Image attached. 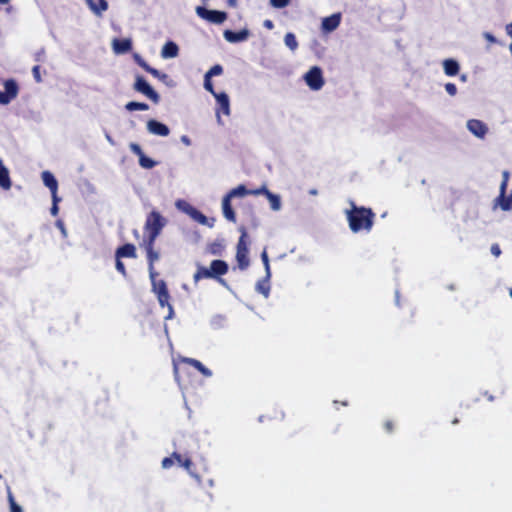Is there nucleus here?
<instances>
[{"label":"nucleus","instance_id":"1","mask_svg":"<svg viewBox=\"0 0 512 512\" xmlns=\"http://www.w3.org/2000/svg\"><path fill=\"white\" fill-rule=\"evenodd\" d=\"M346 219L353 233L365 231L369 233L374 225L375 213L371 208L351 204V209L346 211Z\"/></svg>","mask_w":512,"mask_h":512},{"label":"nucleus","instance_id":"31","mask_svg":"<svg viewBox=\"0 0 512 512\" xmlns=\"http://www.w3.org/2000/svg\"><path fill=\"white\" fill-rule=\"evenodd\" d=\"M125 109L127 111H136V110L146 111L149 109V105L144 102L131 101L125 105Z\"/></svg>","mask_w":512,"mask_h":512},{"label":"nucleus","instance_id":"21","mask_svg":"<svg viewBox=\"0 0 512 512\" xmlns=\"http://www.w3.org/2000/svg\"><path fill=\"white\" fill-rule=\"evenodd\" d=\"M181 362L189 364L190 366L194 367L195 369H197L205 377L212 376L211 370L206 368L199 360H196L194 358L184 357V358L181 359Z\"/></svg>","mask_w":512,"mask_h":512},{"label":"nucleus","instance_id":"35","mask_svg":"<svg viewBox=\"0 0 512 512\" xmlns=\"http://www.w3.org/2000/svg\"><path fill=\"white\" fill-rule=\"evenodd\" d=\"M261 260L264 264V267H265V270H266V274H267V278H270L271 276V273H270V264H269V257H268V253L266 251V249L263 250V252L261 253Z\"/></svg>","mask_w":512,"mask_h":512},{"label":"nucleus","instance_id":"32","mask_svg":"<svg viewBox=\"0 0 512 512\" xmlns=\"http://www.w3.org/2000/svg\"><path fill=\"white\" fill-rule=\"evenodd\" d=\"M285 45L292 51H295L298 48V42L295 35L291 32H288L284 37Z\"/></svg>","mask_w":512,"mask_h":512},{"label":"nucleus","instance_id":"9","mask_svg":"<svg viewBox=\"0 0 512 512\" xmlns=\"http://www.w3.org/2000/svg\"><path fill=\"white\" fill-rule=\"evenodd\" d=\"M307 85L312 90H319L324 85L322 70L318 66L312 67L305 75Z\"/></svg>","mask_w":512,"mask_h":512},{"label":"nucleus","instance_id":"48","mask_svg":"<svg viewBox=\"0 0 512 512\" xmlns=\"http://www.w3.org/2000/svg\"><path fill=\"white\" fill-rule=\"evenodd\" d=\"M174 376H175V379L178 382V384L181 386L182 380H181V376H180V369L176 364H174Z\"/></svg>","mask_w":512,"mask_h":512},{"label":"nucleus","instance_id":"24","mask_svg":"<svg viewBox=\"0 0 512 512\" xmlns=\"http://www.w3.org/2000/svg\"><path fill=\"white\" fill-rule=\"evenodd\" d=\"M444 72L447 76H455L459 73V64L454 59H446L443 61Z\"/></svg>","mask_w":512,"mask_h":512},{"label":"nucleus","instance_id":"23","mask_svg":"<svg viewBox=\"0 0 512 512\" xmlns=\"http://www.w3.org/2000/svg\"><path fill=\"white\" fill-rule=\"evenodd\" d=\"M179 48L176 43L168 41L164 44L161 50V56L163 58H174L178 55Z\"/></svg>","mask_w":512,"mask_h":512},{"label":"nucleus","instance_id":"42","mask_svg":"<svg viewBox=\"0 0 512 512\" xmlns=\"http://www.w3.org/2000/svg\"><path fill=\"white\" fill-rule=\"evenodd\" d=\"M181 466L184 467L190 474L193 475V472H192L193 462L190 457L186 456L184 458V461Z\"/></svg>","mask_w":512,"mask_h":512},{"label":"nucleus","instance_id":"14","mask_svg":"<svg viewBox=\"0 0 512 512\" xmlns=\"http://www.w3.org/2000/svg\"><path fill=\"white\" fill-rule=\"evenodd\" d=\"M147 129L151 134L164 137L168 136L170 132L169 128L165 124L154 119L147 122Z\"/></svg>","mask_w":512,"mask_h":512},{"label":"nucleus","instance_id":"53","mask_svg":"<svg viewBox=\"0 0 512 512\" xmlns=\"http://www.w3.org/2000/svg\"><path fill=\"white\" fill-rule=\"evenodd\" d=\"M264 27L271 30L274 27V24L271 20H265L264 21Z\"/></svg>","mask_w":512,"mask_h":512},{"label":"nucleus","instance_id":"7","mask_svg":"<svg viewBox=\"0 0 512 512\" xmlns=\"http://www.w3.org/2000/svg\"><path fill=\"white\" fill-rule=\"evenodd\" d=\"M196 14L200 18L214 24H221L227 19L226 12L218 10H208L203 6L196 7Z\"/></svg>","mask_w":512,"mask_h":512},{"label":"nucleus","instance_id":"10","mask_svg":"<svg viewBox=\"0 0 512 512\" xmlns=\"http://www.w3.org/2000/svg\"><path fill=\"white\" fill-rule=\"evenodd\" d=\"M19 88L13 79L6 80L4 83V91H0V104L6 105L10 103L18 94Z\"/></svg>","mask_w":512,"mask_h":512},{"label":"nucleus","instance_id":"4","mask_svg":"<svg viewBox=\"0 0 512 512\" xmlns=\"http://www.w3.org/2000/svg\"><path fill=\"white\" fill-rule=\"evenodd\" d=\"M166 225V219L158 211H151L146 218L144 225L146 241H156L162 229Z\"/></svg>","mask_w":512,"mask_h":512},{"label":"nucleus","instance_id":"25","mask_svg":"<svg viewBox=\"0 0 512 512\" xmlns=\"http://www.w3.org/2000/svg\"><path fill=\"white\" fill-rule=\"evenodd\" d=\"M230 198L229 197H224L223 198V201H222V209H223V214H224V217L231 221V222H235L236 221V214L231 206V202H230Z\"/></svg>","mask_w":512,"mask_h":512},{"label":"nucleus","instance_id":"59","mask_svg":"<svg viewBox=\"0 0 512 512\" xmlns=\"http://www.w3.org/2000/svg\"><path fill=\"white\" fill-rule=\"evenodd\" d=\"M10 0H0V4L5 5L8 4Z\"/></svg>","mask_w":512,"mask_h":512},{"label":"nucleus","instance_id":"56","mask_svg":"<svg viewBox=\"0 0 512 512\" xmlns=\"http://www.w3.org/2000/svg\"><path fill=\"white\" fill-rule=\"evenodd\" d=\"M57 226L61 228L62 231H64V224L61 220L57 221Z\"/></svg>","mask_w":512,"mask_h":512},{"label":"nucleus","instance_id":"15","mask_svg":"<svg viewBox=\"0 0 512 512\" xmlns=\"http://www.w3.org/2000/svg\"><path fill=\"white\" fill-rule=\"evenodd\" d=\"M136 247L132 243H126L118 247L115 251V258H136Z\"/></svg>","mask_w":512,"mask_h":512},{"label":"nucleus","instance_id":"11","mask_svg":"<svg viewBox=\"0 0 512 512\" xmlns=\"http://www.w3.org/2000/svg\"><path fill=\"white\" fill-rule=\"evenodd\" d=\"M265 195L270 202V206L273 210L277 211L281 207L280 197L276 194H273L268 190L266 185H262L260 188L255 189V195Z\"/></svg>","mask_w":512,"mask_h":512},{"label":"nucleus","instance_id":"50","mask_svg":"<svg viewBox=\"0 0 512 512\" xmlns=\"http://www.w3.org/2000/svg\"><path fill=\"white\" fill-rule=\"evenodd\" d=\"M172 457H173V460L174 461H177V463L181 466L183 461H184V458L182 457V455L178 452H173L172 453Z\"/></svg>","mask_w":512,"mask_h":512},{"label":"nucleus","instance_id":"12","mask_svg":"<svg viewBox=\"0 0 512 512\" xmlns=\"http://www.w3.org/2000/svg\"><path fill=\"white\" fill-rule=\"evenodd\" d=\"M469 131L479 138H484L488 128L484 122L478 119H471L467 123Z\"/></svg>","mask_w":512,"mask_h":512},{"label":"nucleus","instance_id":"45","mask_svg":"<svg viewBox=\"0 0 512 512\" xmlns=\"http://www.w3.org/2000/svg\"><path fill=\"white\" fill-rule=\"evenodd\" d=\"M32 74L37 83H40L42 81L39 65H36L32 68Z\"/></svg>","mask_w":512,"mask_h":512},{"label":"nucleus","instance_id":"18","mask_svg":"<svg viewBox=\"0 0 512 512\" xmlns=\"http://www.w3.org/2000/svg\"><path fill=\"white\" fill-rule=\"evenodd\" d=\"M215 98L218 104L217 114L219 115V113L222 112L225 115H229L230 101L228 95L225 92H221L216 95Z\"/></svg>","mask_w":512,"mask_h":512},{"label":"nucleus","instance_id":"51","mask_svg":"<svg viewBox=\"0 0 512 512\" xmlns=\"http://www.w3.org/2000/svg\"><path fill=\"white\" fill-rule=\"evenodd\" d=\"M172 457H173V460L174 461H177V463L181 466L183 461H184V458L182 457V455L178 452H173L172 453Z\"/></svg>","mask_w":512,"mask_h":512},{"label":"nucleus","instance_id":"44","mask_svg":"<svg viewBox=\"0 0 512 512\" xmlns=\"http://www.w3.org/2000/svg\"><path fill=\"white\" fill-rule=\"evenodd\" d=\"M130 147V150L135 154L137 155L138 157H140L141 155H143V151L140 147V145H138L137 143H130L129 145Z\"/></svg>","mask_w":512,"mask_h":512},{"label":"nucleus","instance_id":"29","mask_svg":"<svg viewBox=\"0 0 512 512\" xmlns=\"http://www.w3.org/2000/svg\"><path fill=\"white\" fill-rule=\"evenodd\" d=\"M134 59L136 63L146 72L150 73L151 75H158V70L151 67L141 56L135 54Z\"/></svg>","mask_w":512,"mask_h":512},{"label":"nucleus","instance_id":"55","mask_svg":"<svg viewBox=\"0 0 512 512\" xmlns=\"http://www.w3.org/2000/svg\"><path fill=\"white\" fill-rule=\"evenodd\" d=\"M44 55V50H41L40 52L37 53L36 55V60L37 61H40L41 57Z\"/></svg>","mask_w":512,"mask_h":512},{"label":"nucleus","instance_id":"57","mask_svg":"<svg viewBox=\"0 0 512 512\" xmlns=\"http://www.w3.org/2000/svg\"><path fill=\"white\" fill-rule=\"evenodd\" d=\"M182 141L185 142L186 144H189L190 143V140L187 136H183L182 137Z\"/></svg>","mask_w":512,"mask_h":512},{"label":"nucleus","instance_id":"39","mask_svg":"<svg viewBox=\"0 0 512 512\" xmlns=\"http://www.w3.org/2000/svg\"><path fill=\"white\" fill-rule=\"evenodd\" d=\"M9 504L11 512H23L22 508L15 502L11 493H9Z\"/></svg>","mask_w":512,"mask_h":512},{"label":"nucleus","instance_id":"27","mask_svg":"<svg viewBox=\"0 0 512 512\" xmlns=\"http://www.w3.org/2000/svg\"><path fill=\"white\" fill-rule=\"evenodd\" d=\"M246 195H255V189L250 190L245 187V185H239L236 188H233L229 191V193L226 195V197H229L230 199L233 197L238 196H246Z\"/></svg>","mask_w":512,"mask_h":512},{"label":"nucleus","instance_id":"33","mask_svg":"<svg viewBox=\"0 0 512 512\" xmlns=\"http://www.w3.org/2000/svg\"><path fill=\"white\" fill-rule=\"evenodd\" d=\"M139 164L142 168L152 169L153 167L156 166L157 163L153 159H151V158L147 157L145 154H143L139 157Z\"/></svg>","mask_w":512,"mask_h":512},{"label":"nucleus","instance_id":"2","mask_svg":"<svg viewBox=\"0 0 512 512\" xmlns=\"http://www.w3.org/2000/svg\"><path fill=\"white\" fill-rule=\"evenodd\" d=\"M229 270V266L226 261L224 260H213L210 263V267H204L199 266L193 276L194 282H198L201 279H209L213 278L216 279L220 284L226 285V282L224 279L221 278V276L227 274Z\"/></svg>","mask_w":512,"mask_h":512},{"label":"nucleus","instance_id":"26","mask_svg":"<svg viewBox=\"0 0 512 512\" xmlns=\"http://www.w3.org/2000/svg\"><path fill=\"white\" fill-rule=\"evenodd\" d=\"M207 250L210 254L221 256L225 250V243L223 239H216L208 244Z\"/></svg>","mask_w":512,"mask_h":512},{"label":"nucleus","instance_id":"8","mask_svg":"<svg viewBox=\"0 0 512 512\" xmlns=\"http://www.w3.org/2000/svg\"><path fill=\"white\" fill-rule=\"evenodd\" d=\"M143 246L146 251L149 276L158 275V272L155 270L154 264L156 261L159 260L160 255L159 252L154 249L155 241L143 240Z\"/></svg>","mask_w":512,"mask_h":512},{"label":"nucleus","instance_id":"54","mask_svg":"<svg viewBox=\"0 0 512 512\" xmlns=\"http://www.w3.org/2000/svg\"><path fill=\"white\" fill-rule=\"evenodd\" d=\"M227 5L229 7L235 8L237 6V0H227Z\"/></svg>","mask_w":512,"mask_h":512},{"label":"nucleus","instance_id":"46","mask_svg":"<svg viewBox=\"0 0 512 512\" xmlns=\"http://www.w3.org/2000/svg\"><path fill=\"white\" fill-rule=\"evenodd\" d=\"M162 467L164 469H169L173 466L174 464V460H173V457L172 455L170 457H165L163 460H162Z\"/></svg>","mask_w":512,"mask_h":512},{"label":"nucleus","instance_id":"20","mask_svg":"<svg viewBox=\"0 0 512 512\" xmlns=\"http://www.w3.org/2000/svg\"><path fill=\"white\" fill-rule=\"evenodd\" d=\"M340 20L341 18L339 14H333L329 17H325L322 20V29L327 32H331L339 26Z\"/></svg>","mask_w":512,"mask_h":512},{"label":"nucleus","instance_id":"61","mask_svg":"<svg viewBox=\"0 0 512 512\" xmlns=\"http://www.w3.org/2000/svg\"><path fill=\"white\" fill-rule=\"evenodd\" d=\"M509 294H510V296H511V298H512V288H510V290H509Z\"/></svg>","mask_w":512,"mask_h":512},{"label":"nucleus","instance_id":"49","mask_svg":"<svg viewBox=\"0 0 512 512\" xmlns=\"http://www.w3.org/2000/svg\"><path fill=\"white\" fill-rule=\"evenodd\" d=\"M491 253L495 256V257H499L501 255V249H500V246L498 244H493L491 246Z\"/></svg>","mask_w":512,"mask_h":512},{"label":"nucleus","instance_id":"43","mask_svg":"<svg viewBox=\"0 0 512 512\" xmlns=\"http://www.w3.org/2000/svg\"><path fill=\"white\" fill-rule=\"evenodd\" d=\"M445 90L451 96H454L457 93V87H456V85L454 83H450V82L446 83L445 84Z\"/></svg>","mask_w":512,"mask_h":512},{"label":"nucleus","instance_id":"38","mask_svg":"<svg viewBox=\"0 0 512 512\" xmlns=\"http://www.w3.org/2000/svg\"><path fill=\"white\" fill-rule=\"evenodd\" d=\"M502 182H501V185H500V190H502V195L506 193V190H507V185H508V180H509V172L508 171H504L503 174H502Z\"/></svg>","mask_w":512,"mask_h":512},{"label":"nucleus","instance_id":"37","mask_svg":"<svg viewBox=\"0 0 512 512\" xmlns=\"http://www.w3.org/2000/svg\"><path fill=\"white\" fill-rule=\"evenodd\" d=\"M204 87L207 91H209L214 97L218 95L219 93H216L213 87V83L211 81V78H206L204 76Z\"/></svg>","mask_w":512,"mask_h":512},{"label":"nucleus","instance_id":"6","mask_svg":"<svg viewBox=\"0 0 512 512\" xmlns=\"http://www.w3.org/2000/svg\"><path fill=\"white\" fill-rule=\"evenodd\" d=\"M133 88L135 91L149 98L154 104H158L160 102L159 94L148 84V82L142 76L138 75L136 77Z\"/></svg>","mask_w":512,"mask_h":512},{"label":"nucleus","instance_id":"58","mask_svg":"<svg viewBox=\"0 0 512 512\" xmlns=\"http://www.w3.org/2000/svg\"><path fill=\"white\" fill-rule=\"evenodd\" d=\"M487 39L490 41H495V38L490 34H487Z\"/></svg>","mask_w":512,"mask_h":512},{"label":"nucleus","instance_id":"60","mask_svg":"<svg viewBox=\"0 0 512 512\" xmlns=\"http://www.w3.org/2000/svg\"><path fill=\"white\" fill-rule=\"evenodd\" d=\"M459 422V420L457 418H455L454 420H452V424H457Z\"/></svg>","mask_w":512,"mask_h":512},{"label":"nucleus","instance_id":"16","mask_svg":"<svg viewBox=\"0 0 512 512\" xmlns=\"http://www.w3.org/2000/svg\"><path fill=\"white\" fill-rule=\"evenodd\" d=\"M113 51L116 54H125L132 49V41L130 39L115 38L112 42Z\"/></svg>","mask_w":512,"mask_h":512},{"label":"nucleus","instance_id":"30","mask_svg":"<svg viewBox=\"0 0 512 512\" xmlns=\"http://www.w3.org/2000/svg\"><path fill=\"white\" fill-rule=\"evenodd\" d=\"M256 290L263 294L265 297H268L269 296V292H270V285H269V278H267V276L262 279V280H259L256 284Z\"/></svg>","mask_w":512,"mask_h":512},{"label":"nucleus","instance_id":"36","mask_svg":"<svg viewBox=\"0 0 512 512\" xmlns=\"http://www.w3.org/2000/svg\"><path fill=\"white\" fill-rule=\"evenodd\" d=\"M115 267H116V270H117L121 275H123L124 277H127V270H126V267H125L124 263L121 261V259H120V258H116Z\"/></svg>","mask_w":512,"mask_h":512},{"label":"nucleus","instance_id":"40","mask_svg":"<svg viewBox=\"0 0 512 512\" xmlns=\"http://www.w3.org/2000/svg\"><path fill=\"white\" fill-rule=\"evenodd\" d=\"M59 201H60V198L58 197V195L52 196L53 203H52V207H51L50 211L53 216H56L58 214V211H59L58 202Z\"/></svg>","mask_w":512,"mask_h":512},{"label":"nucleus","instance_id":"34","mask_svg":"<svg viewBox=\"0 0 512 512\" xmlns=\"http://www.w3.org/2000/svg\"><path fill=\"white\" fill-rule=\"evenodd\" d=\"M223 73V67L220 64H216L212 66L209 71L205 74L206 78H211L213 76H218Z\"/></svg>","mask_w":512,"mask_h":512},{"label":"nucleus","instance_id":"52","mask_svg":"<svg viewBox=\"0 0 512 512\" xmlns=\"http://www.w3.org/2000/svg\"><path fill=\"white\" fill-rule=\"evenodd\" d=\"M155 78L163 81V82H166V80L168 79V75L165 74V73H162L158 70V75H153Z\"/></svg>","mask_w":512,"mask_h":512},{"label":"nucleus","instance_id":"5","mask_svg":"<svg viewBox=\"0 0 512 512\" xmlns=\"http://www.w3.org/2000/svg\"><path fill=\"white\" fill-rule=\"evenodd\" d=\"M239 232L241 233L237 247H236V261L238 264V268L240 270H246L250 265V260L248 257L249 249H248V234L247 230L244 226L239 227Z\"/></svg>","mask_w":512,"mask_h":512},{"label":"nucleus","instance_id":"19","mask_svg":"<svg viewBox=\"0 0 512 512\" xmlns=\"http://www.w3.org/2000/svg\"><path fill=\"white\" fill-rule=\"evenodd\" d=\"M249 32L247 30H241L238 32L232 30H226L224 32V38L231 43L241 42L248 38Z\"/></svg>","mask_w":512,"mask_h":512},{"label":"nucleus","instance_id":"13","mask_svg":"<svg viewBox=\"0 0 512 512\" xmlns=\"http://www.w3.org/2000/svg\"><path fill=\"white\" fill-rule=\"evenodd\" d=\"M87 6L97 17H102L103 13L108 10L109 4L107 0H85Z\"/></svg>","mask_w":512,"mask_h":512},{"label":"nucleus","instance_id":"28","mask_svg":"<svg viewBox=\"0 0 512 512\" xmlns=\"http://www.w3.org/2000/svg\"><path fill=\"white\" fill-rule=\"evenodd\" d=\"M496 201L503 211H508L512 208V193L509 196H506V193L502 196V190H500Z\"/></svg>","mask_w":512,"mask_h":512},{"label":"nucleus","instance_id":"22","mask_svg":"<svg viewBox=\"0 0 512 512\" xmlns=\"http://www.w3.org/2000/svg\"><path fill=\"white\" fill-rule=\"evenodd\" d=\"M186 208H185V212L192 218L194 219L195 221H197L198 223L202 224V225H207L208 224V219L207 217L201 212L199 211L198 209H196L195 207L189 205V204H186Z\"/></svg>","mask_w":512,"mask_h":512},{"label":"nucleus","instance_id":"41","mask_svg":"<svg viewBox=\"0 0 512 512\" xmlns=\"http://www.w3.org/2000/svg\"><path fill=\"white\" fill-rule=\"evenodd\" d=\"M289 2L290 0H270V4L275 8H284Z\"/></svg>","mask_w":512,"mask_h":512},{"label":"nucleus","instance_id":"17","mask_svg":"<svg viewBox=\"0 0 512 512\" xmlns=\"http://www.w3.org/2000/svg\"><path fill=\"white\" fill-rule=\"evenodd\" d=\"M41 177L44 185L49 188L51 195L56 196L58 191V182L54 175L50 171H43Z\"/></svg>","mask_w":512,"mask_h":512},{"label":"nucleus","instance_id":"3","mask_svg":"<svg viewBox=\"0 0 512 512\" xmlns=\"http://www.w3.org/2000/svg\"><path fill=\"white\" fill-rule=\"evenodd\" d=\"M152 285V292L156 295L159 305L168 308V314L165 319H172L174 317V309L170 303V293L167 284L162 279H157L158 275L149 276Z\"/></svg>","mask_w":512,"mask_h":512},{"label":"nucleus","instance_id":"47","mask_svg":"<svg viewBox=\"0 0 512 512\" xmlns=\"http://www.w3.org/2000/svg\"><path fill=\"white\" fill-rule=\"evenodd\" d=\"M384 429L386 430V432L388 433H392L393 430H394V423L392 420H386L385 423H384Z\"/></svg>","mask_w":512,"mask_h":512}]
</instances>
